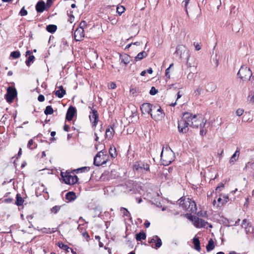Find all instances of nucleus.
I'll return each instance as SVG.
<instances>
[{"instance_id": "obj_1", "label": "nucleus", "mask_w": 254, "mask_h": 254, "mask_svg": "<svg viewBox=\"0 0 254 254\" xmlns=\"http://www.w3.org/2000/svg\"><path fill=\"white\" fill-rule=\"evenodd\" d=\"M184 116L185 118L188 119L190 127L195 128H198L199 127L200 128L204 127L206 120H205L201 115H192V114L187 112L184 113Z\"/></svg>"}, {"instance_id": "obj_2", "label": "nucleus", "mask_w": 254, "mask_h": 254, "mask_svg": "<svg viewBox=\"0 0 254 254\" xmlns=\"http://www.w3.org/2000/svg\"><path fill=\"white\" fill-rule=\"evenodd\" d=\"M160 156L162 163L165 166L169 165L175 158L174 154L170 148H166L164 150V147L162 148Z\"/></svg>"}, {"instance_id": "obj_3", "label": "nucleus", "mask_w": 254, "mask_h": 254, "mask_svg": "<svg viewBox=\"0 0 254 254\" xmlns=\"http://www.w3.org/2000/svg\"><path fill=\"white\" fill-rule=\"evenodd\" d=\"M106 151L103 149L99 152L94 158V164L99 166L106 163L107 155Z\"/></svg>"}, {"instance_id": "obj_4", "label": "nucleus", "mask_w": 254, "mask_h": 254, "mask_svg": "<svg viewBox=\"0 0 254 254\" xmlns=\"http://www.w3.org/2000/svg\"><path fill=\"white\" fill-rule=\"evenodd\" d=\"M238 75L243 81H247L249 80L252 76V72L250 68L245 65H242L238 73Z\"/></svg>"}, {"instance_id": "obj_5", "label": "nucleus", "mask_w": 254, "mask_h": 254, "mask_svg": "<svg viewBox=\"0 0 254 254\" xmlns=\"http://www.w3.org/2000/svg\"><path fill=\"white\" fill-rule=\"evenodd\" d=\"M189 219L193 222L194 225L197 228H207L208 226L212 227V226L209 225L207 222L196 216H191L189 217Z\"/></svg>"}, {"instance_id": "obj_6", "label": "nucleus", "mask_w": 254, "mask_h": 254, "mask_svg": "<svg viewBox=\"0 0 254 254\" xmlns=\"http://www.w3.org/2000/svg\"><path fill=\"white\" fill-rule=\"evenodd\" d=\"M190 126V123L188 119L185 118L184 114L183 118L178 121V129L180 132L185 133L189 130L188 126Z\"/></svg>"}, {"instance_id": "obj_7", "label": "nucleus", "mask_w": 254, "mask_h": 254, "mask_svg": "<svg viewBox=\"0 0 254 254\" xmlns=\"http://www.w3.org/2000/svg\"><path fill=\"white\" fill-rule=\"evenodd\" d=\"M61 176L66 184L73 185L78 181V178L76 175L72 176L69 173L61 172Z\"/></svg>"}, {"instance_id": "obj_8", "label": "nucleus", "mask_w": 254, "mask_h": 254, "mask_svg": "<svg viewBox=\"0 0 254 254\" xmlns=\"http://www.w3.org/2000/svg\"><path fill=\"white\" fill-rule=\"evenodd\" d=\"M153 110L155 111L153 113L150 114L152 118L156 121H161L164 117L165 114L163 113L161 107L156 109L155 107H154Z\"/></svg>"}, {"instance_id": "obj_9", "label": "nucleus", "mask_w": 254, "mask_h": 254, "mask_svg": "<svg viewBox=\"0 0 254 254\" xmlns=\"http://www.w3.org/2000/svg\"><path fill=\"white\" fill-rule=\"evenodd\" d=\"M176 53L180 55L181 58L185 57L188 60L190 57L189 51L183 45H179L177 47Z\"/></svg>"}, {"instance_id": "obj_10", "label": "nucleus", "mask_w": 254, "mask_h": 254, "mask_svg": "<svg viewBox=\"0 0 254 254\" xmlns=\"http://www.w3.org/2000/svg\"><path fill=\"white\" fill-rule=\"evenodd\" d=\"M133 169L140 172H143V171H148L149 170V165L142 162H137L133 165Z\"/></svg>"}, {"instance_id": "obj_11", "label": "nucleus", "mask_w": 254, "mask_h": 254, "mask_svg": "<svg viewBox=\"0 0 254 254\" xmlns=\"http://www.w3.org/2000/svg\"><path fill=\"white\" fill-rule=\"evenodd\" d=\"M16 95L17 91L16 89L9 87L7 89V93L5 95L6 101L9 103L12 102Z\"/></svg>"}, {"instance_id": "obj_12", "label": "nucleus", "mask_w": 254, "mask_h": 254, "mask_svg": "<svg viewBox=\"0 0 254 254\" xmlns=\"http://www.w3.org/2000/svg\"><path fill=\"white\" fill-rule=\"evenodd\" d=\"M74 39L76 41H80L84 37V29L82 26L76 29L74 33Z\"/></svg>"}, {"instance_id": "obj_13", "label": "nucleus", "mask_w": 254, "mask_h": 254, "mask_svg": "<svg viewBox=\"0 0 254 254\" xmlns=\"http://www.w3.org/2000/svg\"><path fill=\"white\" fill-rule=\"evenodd\" d=\"M190 199L189 198L181 197L179 199L180 206L184 210H189L190 207Z\"/></svg>"}, {"instance_id": "obj_14", "label": "nucleus", "mask_w": 254, "mask_h": 254, "mask_svg": "<svg viewBox=\"0 0 254 254\" xmlns=\"http://www.w3.org/2000/svg\"><path fill=\"white\" fill-rule=\"evenodd\" d=\"M89 119L92 126H96L98 121V114L96 110L92 109V112L89 115Z\"/></svg>"}, {"instance_id": "obj_15", "label": "nucleus", "mask_w": 254, "mask_h": 254, "mask_svg": "<svg viewBox=\"0 0 254 254\" xmlns=\"http://www.w3.org/2000/svg\"><path fill=\"white\" fill-rule=\"evenodd\" d=\"M148 243L150 244L155 243V247H154L153 245H152L151 246L156 249L160 248L162 245V241L161 239L159 238L157 236H153L152 239L148 241Z\"/></svg>"}, {"instance_id": "obj_16", "label": "nucleus", "mask_w": 254, "mask_h": 254, "mask_svg": "<svg viewBox=\"0 0 254 254\" xmlns=\"http://www.w3.org/2000/svg\"><path fill=\"white\" fill-rule=\"evenodd\" d=\"M140 110L143 114H151L152 109V105L148 103H145L142 104L140 106Z\"/></svg>"}, {"instance_id": "obj_17", "label": "nucleus", "mask_w": 254, "mask_h": 254, "mask_svg": "<svg viewBox=\"0 0 254 254\" xmlns=\"http://www.w3.org/2000/svg\"><path fill=\"white\" fill-rule=\"evenodd\" d=\"M76 113V109L73 106H70L67 111L66 115V119L68 121L72 120L75 114Z\"/></svg>"}, {"instance_id": "obj_18", "label": "nucleus", "mask_w": 254, "mask_h": 254, "mask_svg": "<svg viewBox=\"0 0 254 254\" xmlns=\"http://www.w3.org/2000/svg\"><path fill=\"white\" fill-rule=\"evenodd\" d=\"M240 156V149L239 148H237L236 151L234 153V154L231 157L229 163L232 164H234V163L238 159Z\"/></svg>"}, {"instance_id": "obj_19", "label": "nucleus", "mask_w": 254, "mask_h": 254, "mask_svg": "<svg viewBox=\"0 0 254 254\" xmlns=\"http://www.w3.org/2000/svg\"><path fill=\"white\" fill-rule=\"evenodd\" d=\"M115 130L112 127H108L106 130L105 136L108 139H111L114 136Z\"/></svg>"}, {"instance_id": "obj_20", "label": "nucleus", "mask_w": 254, "mask_h": 254, "mask_svg": "<svg viewBox=\"0 0 254 254\" xmlns=\"http://www.w3.org/2000/svg\"><path fill=\"white\" fill-rule=\"evenodd\" d=\"M45 9V3L43 1H39L36 5V9L38 12H42Z\"/></svg>"}, {"instance_id": "obj_21", "label": "nucleus", "mask_w": 254, "mask_h": 254, "mask_svg": "<svg viewBox=\"0 0 254 254\" xmlns=\"http://www.w3.org/2000/svg\"><path fill=\"white\" fill-rule=\"evenodd\" d=\"M65 90L64 89L63 86H60L59 87V90H57L55 92V95L59 98H62L65 94Z\"/></svg>"}, {"instance_id": "obj_22", "label": "nucleus", "mask_w": 254, "mask_h": 254, "mask_svg": "<svg viewBox=\"0 0 254 254\" xmlns=\"http://www.w3.org/2000/svg\"><path fill=\"white\" fill-rule=\"evenodd\" d=\"M192 243L194 245V249L198 252H200L201 248L200 246V242L198 238L196 236L194 237L193 239Z\"/></svg>"}, {"instance_id": "obj_23", "label": "nucleus", "mask_w": 254, "mask_h": 254, "mask_svg": "<svg viewBox=\"0 0 254 254\" xmlns=\"http://www.w3.org/2000/svg\"><path fill=\"white\" fill-rule=\"evenodd\" d=\"M120 60L122 63H123L125 64H127L130 62V57L127 54H124L120 55Z\"/></svg>"}, {"instance_id": "obj_24", "label": "nucleus", "mask_w": 254, "mask_h": 254, "mask_svg": "<svg viewBox=\"0 0 254 254\" xmlns=\"http://www.w3.org/2000/svg\"><path fill=\"white\" fill-rule=\"evenodd\" d=\"M190 207H189L190 211L191 213H195L197 211V207L195 202L190 199Z\"/></svg>"}, {"instance_id": "obj_25", "label": "nucleus", "mask_w": 254, "mask_h": 254, "mask_svg": "<svg viewBox=\"0 0 254 254\" xmlns=\"http://www.w3.org/2000/svg\"><path fill=\"white\" fill-rule=\"evenodd\" d=\"M215 247L214 243L212 239L208 241V244L206 247L207 252H209L214 249Z\"/></svg>"}, {"instance_id": "obj_26", "label": "nucleus", "mask_w": 254, "mask_h": 254, "mask_svg": "<svg viewBox=\"0 0 254 254\" xmlns=\"http://www.w3.org/2000/svg\"><path fill=\"white\" fill-rule=\"evenodd\" d=\"M204 89L202 86L199 85L198 86L196 89L194 91V95L196 97H198L203 92Z\"/></svg>"}, {"instance_id": "obj_27", "label": "nucleus", "mask_w": 254, "mask_h": 254, "mask_svg": "<svg viewBox=\"0 0 254 254\" xmlns=\"http://www.w3.org/2000/svg\"><path fill=\"white\" fill-rule=\"evenodd\" d=\"M66 199L68 201H72L75 199L76 195L74 192L69 191L66 194Z\"/></svg>"}, {"instance_id": "obj_28", "label": "nucleus", "mask_w": 254, "mask_h": 254, "mask_svg": "<svg viewBox=\"0 0 254 254\" xmlns=\"http://www.w3.org/2000/svg\"><path fill=\"white\" fill-rule=\"evenodd\" d=\"M224 199H222L220 197H219L217 199V207H219L220 205H223L225 203L227 202V200L228 199V196H224Z\"/></svg>"}, {"instance_id": "obj_29", "label": "nucleus", "mask_w": 254, "mask_h": 254, "mask_svg": "<svg viewBox=\"0 0 254 254\" xmlns=\"http://www.w3.org/2000/svg\"><path fill=\"white\" fill-rule=\"evenodd\" d=\"M146 234L143 231L136 234V239L137 241L145 240L146 239Z\"/></svg>"}, {"instance_id": "obj_30", "label": "nucleus", "mask_w": 254, "mask_h": 254, "mask_svg": "<svg viewBox=\"0 0 254 254\" xmlns=\"http://www.w3.org/2000/svg\"><path fill=\"white\" fill-rule=\"evenodd\" d=\"M109 154L110 156L113 158H115L117 156V153L116 151V148L114 145H111L110 146L109 149Z\"/></svg>"}, {"instance_id": "obj_31", "label": "nucleus", "mask_w": 254, "mask_h": 254, "mask_svg": "<svg viewBox=\"0 0 254 254\" xmlns=\"http://www.w3.org/2000/svg\"><path fill=\"white\" fill-rule=\"evenodd\" d=\"M147 56V54L146 52L143 51L137 54V55L135 57V60L136 61L141 60L143 58H145Z\"/></svg>"}, {"instance_id": "obj_32", "label": "nucleus", "mask_w": 254, "mask_h": 254, "mask_svg": "<svg viewBox=\"0 0 254 254\" xmlns=\"http://www.w3.org/2000/svg\"><path fill=\"white\" fill-rule=\"evenodd\" d=\"M57 29V26L53 24L49 25L46 27L47 30L50 33L55 32L56 31Z\"/></svg>"}, {"instance_id": "obj_33", "label": "nucleus", "mask_w": 254, "mask_h": 254, "mask_svg": "<svg viewBox=\"0 0 254 254\" xmlns=\"http://www.w3.org/2000/svg\"><path fill=\"white\" fill-rule=\"evenodd\" d=\"M24 202L23 198L20 196L19 194L16 195V200L15 203L18 206L21 205Z\"/></svg>"}, {"instance_id": "obj_34", "label": "nucleus", "mask_w": 254, "mask_h": 254, "mask_svg": "<svg viewBox=\"0 0 254 254\" xmlns=\"http://www.w3.org/2000/svg\"><path fill=\"white\" fill-rule=\"evenodd\" d=\"M53 112H54L53 109L51 106H47L44 111V113L46 115H51L53 113Z\"/></svg>"}, {"instance_id": "obj_35", "label": "nucleus", "mask_w": 254, "mask_h": 254, "mask_svg": "<svg viewBox=\"0 0 254 254\" xmlns=\"http://www.w3.org/2000/svg\"><path fill=\"white\" fill-rule=\"evenodd\" d=\"M35 57L33 55H30L28 59L26 61L25 63L27 66H30L31 63H33Z\"/></svg>"}, {"instance_id": "obj_36", "label": "nucleus", "mask_w": 254, "mask_h": 254, "mask_svg": "<svg viewBox=\"0 0 254 254\" xmlns=\"http://www.w3.org/2000/svg\"><path fill=\"white\" fill-rule=\"evenodd\" d=\"M58 246L60 248L66 251L67 252H69V250L70 248L68 246H67V245H64L63 243H59Z\"/></svg>"}, {"instance_id": "obj_37", "label": "nucleus", "mask_w": 254, "mask_h": 254, "mask_svg": "<svg viewBox=\"0 0 254 254\" xmlns=\"http://www.w3.org/2000/svg\"><path fill=\"white\" fill-rule=\"evenodd\" d=\"M248 101L252 103H254V92H250L249 96L248 97Z\"/></svg>"}, {"instance_id": "obj_38", "label": "nucleus", "mask_w": 254, "mask_h": 254, "mask_svg": "<svg viewBox=\"0 0 254 254\" xmlns=\"http://www.w3.org/2000/svg\"><path fill=\"white\" fill-rule=\"evenodd\" d=\"M10 56L14 59H17L20 56V52L18 51H13L10 53Z\"/></svg>"}, {"instance_id": "obj_39", "label": "nucleus", "mask_w": 254, "mask_h": 254, "mask_svg": "<svg viewBox=\"0 0 254 254\" xmlns=\"http://www.w3.org/2000/svg\"><path fill=\"white\" fill-rule=\"evenodd\" d=\"M250 226L249 221L247 219H244L241 225V227L243 228H247L248 227Z\"/></svg>"}, {"instance_id": "obj_40", "label": "nucleus", "mask_w": 254, "mask_h": 254, "mask_svg": "<svg viewBox=\"0 0 254 254\" xmlns=\"http://www.w3.org/2000/svg\"><path fill=\"white\" fill-rule=\"evenodd\" d=\"M125 10V8L123 6H118L117 7V12L120 15L124 12Z\"/></svg>"}, {"instance_id": "obj_41", "label": "nucleus", "mask_w": 254, "mask_h": 254, "mask_svg": "<svg viewBox=\"0 0 254 254\" xmlns=\"http://www.w3.org/2000/svg\"><path fill=\"white\" fill-rule=\"evenodd\" d=\"M27 147L31 149H32L36 147L35 144H34V141H33V139H30L28 141V143L27 144Z\"/></svg>"}, {"instance_id": "obj_42", "label": "nucleus", "mask_w": 254, "mask_h": 254, "mask_svg": "<svg viewBox=\"0 0 254 254\" xmlns=\"http://www.w3.org/2000/svg\"><path fill=\"white\" fill-rule=\"evenodd\" d=\"M60 208H61V206L56 205V206L53 207L51 209V211L52 213L56 214L59 211V210L60 209Z\"/></svg>"}, {"instance_id": "obj_43", "label": "nucleus", "mask_w": 254, "mask_h": 254, "mask_svg": "<svg viewBox=\"0 0 254 254\" xmlns=\"http://www.w3.org/2000/svg\"><path fill=\"white\" fill-rule=\"evenodd\" d=\"M67 14L69 16V18L68 19V21L69 22H70V23H72L74 20V17L73 15L72 14V11H70L69 13L67 11Z\"/></svg>"}, {"instance_id": "obj_44", "label": "nucleus", "mask_w": 254, "mask_h": 254, "mask_svg": "<svg viewBox=\"0 0 254 254\" xmlns=\"http://www.w3.org/2000/svg\"><path fill=\"white\" fill-rule=\"evenodd\" d=\"M158 92V90L154 87H152L151 88V89L149 91V93L151 95H155Z\"/></svg>"}, {"instance_id": "obj_45", "label": "nucleus", "mask_w": 254, "mask_h": 254, "mask_svg": "<svg viewBox=\"0 0 254 254\" xmlns=\"http://www.w3.org/2000/svg\"><path fill=\"white\" fill-rule=\"evenodd\" d=\"M19 14L21 16H25L27 14V11L25 9L24 7H22L20 11Z\"/></svg>"}, {"instance_id": "obj_46", "label": "nucleus", "mask_w": 254, "mask_h": 254, "mask_svg": "<svg viewBox=\"0 0 254 254\" xmlns=\"http://www.w3.org/2000/svg\"><path fill=\"white\" fill-rule=\"evenodd\" d=\"M173 64H170V66L167 68L166 70V72H165V75L166 76L168 77V78H170V74H169V72H170V67L173 66Z\"/></svg>"}, {"instance_id": "obj_47", "label": "nucleus", "mask_w": 254, "mask_h": 254, "mask_svg": "<svg viewBox=\"0 0 254 254\" xmlns=\"http://www.w3.org/2000/svg\"><path fill=\"white\" fill-rule=\"evenodd\" d=\"M215 4L217 5L218 8L221 5V0H212Z\"/></svg>"}, {"instance_id": "obj_48", "label": "nucleus", "mask_w": 254, "mask_h": 254, "mask_svg": "<svg viewBox=\"0 0 254 254\" xmlns=\"http://www.w3.org/2000/svg\"><path fill=\"white\" fill-rule=\"evenodd\" d=\"M243 113H244V110L243 109H238L236 111V114L238 116H242L243 115Z\"/></svg>"}, {"instance_id": "obj_49", "label": "nucleus", "mask_w": 254, "mask_h": 254, "mask_svg": "<svg viewBox=\"0 0 254 254\" xmlns=\"http://www.w3.org/2000/svg\"><path fill=\"white\" fill-rule=\"evenodd\" d=\"M38 100L40 102H43L45 100V97L43 95H39Z\"/></svg>"}, {"instance_id": "obj_50", "label": "nucleus", "mask_w": 254, "mask_h": 254, "mask_svg": "<svg viewBox=\"0 0 254 254\" xmlns=\"http://www.w3.org/2000/svg\"><path fill=\"white\" fill-rule=\"evenodd\" d=\"M109 87L110 89H115L116 87V84L114 82H112L109 85Z\"/></svg>"}, {"instance_id": "obj_51", "label": "nucleus", "mask_w": 254, "mask_h": 254, "mask_svg": "<svg viewBox=\"0 0 254 254\" xmlns=\"http://www.w3.org/2000/svg\"><path fill=\"white\" fill-rule=\"evenodd\" d=\"M122 209L124 210V214L126 216H128V214H129L128 210L125 208H122Z\"/></svg>"}, {"instance_id": "obj_52", "label": "nucleus", "mask_w": 254, "mask_h": 254, "mask_svg": "<svg viewBox=\"0 0 254 254\" xmlns=\"http://www.w3.org/2000/svg\"><path fill=\"white\" fill-rule=\"evenodd\" d=\"M224 185L223 184H221L220 186L217 187L216 189V190H221L222 188H224Z\"/></svg>"}, {"instance_id": "obj_53", "label": "nucleus", "mask_w": 254, "mask_h": 254, "mask_svg": "<svg viewBox=\"0 0 254 254\" xmlns=\"http://www.w3.org/2000/svg\"><path fill=\"white\" fill-rule=\"evenodd\" d=\"M245 229L246 233L247 234H248L249 233H251V226L247 227V228H244Z\"/></svg>"}, {"instance_id": "obj_54", "label": "nucleus", "mask_w": 254, "mask_h": 254, "mask_svg": "<svg viewBox=\"0 0 254 254\" xmlns=\"http://www.w3.org/2000/svg\"><path fill=\"white\" fill-rule=\"evenodd\" d=\"M69 129V126L66 125H65L64 127V129L66 131H68Z\"/></svg>"}, {"instance_id": "obj_55", "label": "nucleus", "mask_w": 254, "mask_h": 254, "mask_svg": "<svg viewBox=\"0 0 254 254\" xmlns=\"http://www.w3.org/2000/svg\"><path fill=\"white\" fill-rule=\"evenodd\" d=\"M195 48L196 50L199 51L201 49V46L198 44H196L195 46Z\"/></svg>"}, {"instance_id": "obj_56", "label": "nucleus", "mask_w": 254, "mask_h": 254, "mask_svg": "<svg viewBox=\"0 0 254 254\" xmlns=\"http://www.w3.org/2000/svg\"><path fill=\"white\" fill-rule=\"evenodd\" d=\"M82 235L86 239H87L89 237V236L87 232L83 233Z\"/></svg>"}, {"instance_id": "obj_57", "label": "nucleus", "mask_w": 254, "mask_h": 254, "mask_svg": "<svg viewBox=\"0 0 254 254\" xmlns=\"http://www.w3.org/2000/svg\"><path fill=\"white\" fill-rule=\"evenodd\" d=\"M183 2L185 3V8H186V11L187 13L188 14V10H187V5L189 3V2L184 1Z\"/></svg>"}, {"instance_id": "obj_58", "label": "nucleus", "mask_w": 254, "mask_h": 254, "mask_svg": "<svg viewBox=\"0 0 254 254\" xmlns=\"http://www.w3.org/2000/svg\"><path fill=\"white\" fill-rule=\"evenodd\" d=\"M193 74L191 72H190L189 73V74L188 75V78H192L193 77Z\"/></svg>"}, {"instance_id": "obj_59", "label": "nucleus", "mask_w": 254, "mask_h": 254, "mask_svg": "<svg viewBox=\"0 0 254 254\" xmlns=\"http://www.w3.org/2000/svg\"><path fill=\"white\" fill-rule=\"evenodd\" d=\"M144 225L146 228H148L150 226V223L148 221H146L144 223Z\"/></svg>"}, {"instance_id": "obj_60", "label": "nucleus", "mask_w": 254, "mask_h": 254, "mask_svg": "<svg viewBox=\"0 0 254 254\" xmlns=\"http://www.w3.org/2000/svg\"><path fill=\"white\" fill-rule=\"evenodd\" d=\"M203 133H204V134H205L206 131H204V130L203 129V128H200V134L201 135H203Z\"/></svg>"}, {"instance_id": "obj_61", "label": "nucleus", "mask_w": 254, "mask_h": 254, "mask_svg": "<svg viewBox=\"0 0 254 254\" xmlns=\"http://www.w3.org/2000/svg\"><path fill=\"white\" fill-rule=\"evenodd\" d=\"M86 22L84 21H82L80 24V27L82 26V28H83V26L85 25Z\"/></svg>"}, {"instance_id": "obj_62", "label": "nucleus", "mask_w": 254, "mask_h": 254, "mask_svg": "<svg viewBox=\"0 0 254 254\" xmlns=\"http://www.w3.org/2000/svg\"><path fill=\"white\" fill-rule=\"evenodd\" d=\"M109 19L111 20L112 24H116L117 23V20L115 19H110V18H109Z\"/></svg>"}, {"instance_id": "obj_63", "label": "nucleus", "mask_w": 254, "mask_h": 254, "mask_svg": "<svg viewBox=\"0 0 254 254\" xmlns=\"http://www.w3.org/2000/svg\"><path fill=\"white\" fill-rule=\"evenodd\" d=\"M147 71L148 73L151 74L153 72V70L151 68H149L147 70Z\"/></svg>"}, {"instance_id": "obj_64", "label": "nucleus", "mask_w": 254, "mask_h": 254, "mask_svg": "<svg viewBox=\"0 0 254 254\" xmlns=\"http://www.w3.org/2000/svg\"><path fill=\"white\" fill-rule=\"evenodd\" d=\"M43 229L45 230L44 232L47 233H48L50 231V228L47 229L44 228Z\"/></svg>"}]
</instances>
